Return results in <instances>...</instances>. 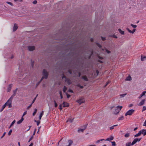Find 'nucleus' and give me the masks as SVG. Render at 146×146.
I'll list each match as a JSON object with an SVG mask.
<instances>
[{"mask_svg":"<svg viewBox=\"0 0 146 146\" xmlns=\"http://www.w3.org/2000/svg\"><path fill=\"white\" fill-rule=\"evenodd\" d=\"M35 122L37 123V126L40 123V121H36V120H35L34 121Z\"/></svg>","mask_w":146,"mask_h":146,"instance_id":"nucleus-28","label":"nucleus"},{"mask_svg":"<svg viewBox=\"0 0 146 146\" xmlns=\"http://www.w3.org/2000/svg\"><path fill=\"white\" fill-rule=\"evenodd\" d=\"M33 138V136H32L29 139V141H28V142H30Z\"/></svg>","mask_w":146,"mask_h":146,"instance_id":"nucleus-46","label":"nucleus"},{"mask_svg":"<svg viewBox=\"0 0 146 146\" xmlns=\"http://www.w3.org/2000/svg\"><path fill=\"white\" fill-rule=\"evenodd\" d=\"M145 110H146V107L145 106H143V109H142V111H144Z\"/></svg>","mask_w":146,"mask_h":146,"instance_id":"nucleus-44","label":"nucleus"},{"mask_svg":"<svg viewBox=\"0 0 146 146\" xmlns=\"http://www.w3.org/2000/svg\"><path fill=\"white\" fill-rule=\"evenodd\" d=\"M17 88H16L15 90H13V94L11 96V97L13 98L15 96L17 91Z\"/></svg>","mask_w":146,"mask_h":146,"instance_id":"nucleus-8","label":"nucleus"},{"mask_svg":"<svg viewBox=\"0 0 146 146\" xmlns=\"http://www.w3.org/2000/svg\"><path fill=\"white\" fill-rule=\"evenodd\" d=\"M97 45L99 47L101 48L102 47V46L98 43H96Z\"/></svg>","mask_w":146,"mask_h":146,"instance_id":"nucleus-48","label":"nucleus"},{"mask_svg":"<svg viewBox=\"0 0 146 146\" xmlns=\"http://www.w3.org/2000/svg\"><path fill=\"white\" fill-rule=\"evenodd\" d=\"M5 134H6V132H4L3 133V135L1 137V139H2L3 138V137H4V136L5 135Z\"/></svg>","mask_w":146,"mask_h":146,"instance_id":"nucleus-42","label":"nucleus"},{"mask_svg":"<svg viewBox=\"0 0 146 146\" xmlns=\"http://www.w3.org/2000/svg\"><path fill=\"white\" fill-rule=\"evenodd\" d=\"M44 111H42V112L40 114L39 117V119L40 120L41 119V117L43 115Z\"/></svg>","mask_w":146,"mask_h":146,"instance_id":"nucleus-21","label":"nucleus"},{"mask_svg":"<svg viewBox=\"0 0 146 146\" xmlns=\"http://www.w3.org/2000/svg\"><path fill=\"white\" fill-rule=\"evenodd\" d=\"M143 126H146V120L145 121L143 124Z\"/></svg>","mask_w":146,"mask_h":146,"instance_id":"nucleus-60","label":"nucleus"},{"mask_svg":"<svg viewBox=\"0 0 146 146\" xmlns=\"http://www.w3.org/2000/svg\"><path fill=\"white\" fill-rule=\"evenodd\" d=\"M28 49L29 50L32 51L35 49V47L34 46H28Z\"/></svg>","mask_w":146,"mask_h":146,"instance_id":"nucleus-9","label":"nucleus"},{"mask_svg":"<svg viewBox=\"0 0 146 146\" xmlns=\"http://www.w3.org/2000/svg\"><path fill=\"white\" fill-rule=\"evenodd\" d=\"M54 107H56L58 106V105H57V104L56 103V101H54Z\"/></svg>","mask_w":146,"mask_h":146,"instance_id":"nucleus-40","label":"nucleus"},{"mask_svg":"<svg viewBox=\"0 0 146 146\" xmlns=\"http://www.w3.org/2000/svg\"><path fill=\"white\" fill-rule=\"evenodd\" d=\"M102 40L104 41L106 39L105 37H102Z\"/></svg>","mask_w":146,"mask_h":146,"instance_id":"nucleus-62","label":"nucleus"},{"mask_svg":"<svg viewBox=\"0 0 146 146\" xmlns=\"http://www.w3.org/2000/svg\"><path fill=\"white\" fill-rule=\"evenodd\" d=\"M105 140L104 139H101L100 140H98V141H96V143H99L100 142V141H104V140Z\"/></svg>","mask_w":146,"mask_h":146,"instance_id":"nucleus-37","label":"nucleus"},{"mask_svg":"<svg viewBox=\"0 0 146 146\" xmlns=\"http://www.w3.org/2000/svg\"><path fill=\"white\" fill-rule=\"evenodd\" d=\"M62 104H60V105L59 106V109L60 110H62Z\"/></svg>","mask_w":146,"mask_h":146,"instance_id":"nucleus-43","label":"nucleus"},{"mask_svg":"<svg viewBox=\"0 0 146 146\" xmlns=\"http://www.w3.org/2000/svg\"><path fill=\"white\" fill-rule=\"evenodd\" d=\"M119 32V33L121 35H124V31H122L121 29H119L118 30Z\"/></svg>","mask_w":146,"mask_h":146,"instance_id":"nucleus-20","label":"nucleus"},{"mask_svg":"<svg viewBox=\"0 0 146 146\" xmlns=\"http://www.w3.org/2000/svg\"><path fill=\"white\" fill-rule=\"evenodd\" d=\"M143 96L141 94L140 96L138 97V98L139 99H140Z\"/></svg>","mask_w":146,"mask_h":146,"instance_id":"nucleus-61","label":"nucleus"},{"mask_svg":"<svg viewBox=\"0 0 146 146\" xmlns=\"http://www.w3.org/2000/svg\"><path fill=\"white\" fill-rule=\"evenodd\" d=\"M141 131H140L138 133L136 134V135H134V136L135 137H138V136H140L141 134Z\"/></svg>","mask_w":146,"mask_h":146,"instance_id":"nucleus-19","label":"nucleus"},{"mask_svg":"<svg viewBox=\"0 0 146 146\" xmlns=\"http://www.w3.org/2000/svg\"><path fill=\"white\" fill-rule=\"evenodd\" d=\"M125 95H126V94H121L120 95V96L121 98L125 96Z\"/></svg>","mask_w":146,"mask_h":146,"instance_id":"nucleus-52","label":"nucleus"},{"mask_svg":"<svg viewBox=\"0 0 146 146\" xmlns=\"http://www.w3.org/2000/svg\"><path fill=\"white\" fill-rule=\"evenodd\" d=\"M131 144L130 142L126 143V146H130Z\"/></svg>","mask_w":146,"mask_h":146,"instance_id":"nucleus-36","label":"nucleus"},{"mask_svg":"<svg viewBox=\"0 0 146 146\" xmlns=\"http://www.w3.org/2000/svg\"><path fill=\"white\" fill-rule=\"evenodd\" d=\"M13 86V84H10L7 87V92H10Z\"/></svg>","mask_w":146,"mask_h":146,"instance_id":"nucleus-10","label":"nucleus"},{"mask_svg":"<svg viewBox=\"0 0 146 146\" xmlns=\"http://www.w3.org/2000/svg\"><path fill=\"white\" fill-rule=\"evenodd\" d=\"M122 106H117L116 107L114 106L111 107L110 108V109L111 110L113 108H114V110L113 111V113L115 114H117L119 112L120 110L122 108Z\"/></svg>","mask_w":146,"mask_h":146,"instance_id":"nucleus-1","label":"nucleus"},{"mask_svg":"<svg viewBox=\"0 0 146 146\" xmlns=\"http://www.w3.org/2000/svg\"><path fill=\"white\" fill-rule=\"evenodd\" d=\"M131 26L134 28H135L137 27V26L136 25H134L133 24H131Z\"/></svg>","mask_w":146,"mask_h":146,"instance_id":"nucleus-35","label":"nucleus"},{"mask_svg":"<svg viewBox=\"0 0 146 146\" xmlns=\"http://www.w3.org/2000/svg\"><path fill=\"white\" fill-rule=\"evenodd\" d=\"M141 133L143 135V136L146 135V129H143L141 130Z\"/></svg>","mask_w":146,"mask_h":146,"instance_id":"nucleus-14","label":"nucleus"},{"mask_svg":"<svg viewBox=\"0 0 146 146\" xmlns=\"http://www.w3.org/2000/svg\"><path fill=\"white\" fill-rule=\"evenodd\" d=\"M127 30L130 33L133 34L135 32V31L136 29H133L132 31H131L128 28H127Z\"/></svg>","mask_w":146,"mask_h":146,"instance_id":"nucleus-13","label":"nucleus"},{"mask_svg":"<svg viewBox=\"0 0 146 146\" xmlns=\"http://www.w3.org/2000/svg\"><path fill=\"white\" fill-rule=\"evenodd\" d=\"M137 142V141H136V139H134V140H133V142L131 143V145H133L135 143H136Z\"/></svg>","mask_w":146,"mask_h":146,"instance_id":"nucleus-22","label":"nucleus"},{"mask_svg":"<svg viewBox=\"0 0 146 146\" xmlns=\"http://www.w3.org/2000/svg\"><path fill=\"white\" fill-rule=\"evenodd\" d=\"M135 111V110L133 109H131L128 111L127 112L125 113V115L126 116L127 115H131L133 113H134Z\"/></svg>","mask_w":146,"mask_h":146,"instance_id":"nucleus-4","label":"nucleus"},{"mask_svg":"<svg viewBox=\"0 0 146 146\" xmlns=\"http://www.w3.org/2000/svg\"><path fill=\"white\" fill-rule=\"evenodd\" d=\"M146 93V91L143 92L141 94L143 96H144Z\"/></svg>","mask_w":146,"mask_h":146,"instance_id":"nucleus-45","label":"nucleus"},{"mask_svg":"<svg viewBox=\"0 0 146 146\" xmlns=\"http://www.w3.org/2000/svg\"><path fill=\"white\" fill-rule=\"evenodd\" d=\"M67 89V88L65 86H64L63 88V92H65Z\"/></svg>","mask_w":146,"mask_h":146,"instance_id":"nucleus-30","label":"nucleus"},{"mask_svg":"<svg viewBox=\"0 0 146 146\" xmlns=\"http://www.w3.org/2000/svg\"><path fill=\"white\" fill-rule=\"evenodd\" d=\"M64 78L65 79V82H66L67 83L69 84H70L72 83L71 81V80L68 79L66 78V76L64 75H63L62 77V79H63Z\"/></svg>","mask_w":146,"mask_h":146,"instance_id":"nucleus-5","label":"nucleus"},{"mask_svg":"<svg viewBox=\"0 0 146 146\" xmlns=\"http://www.w3.org/2000/svg\"><path fill=\"white\" fill-rule=\"evenodd\" d=\"M37 95H37L36 97L33 100V101H32V103L31 104H32L35 102V100H36V97L37 96Z\"/></svg>","mask_w":146,"mask_h":146,"instance_id":"nucleus-47","label":"nucleus"},{"mask_svg":"<svg viewBox=\"0 0 146 146\" xmlns=\"http://www.w3.org/2000/svg\"><path fill=\"white\" fill-rule=\"evenodd\" d=\"M13 99V98H11V97H10L5 104V105H6V106L7 105L8 106L9 108H11L12 107V102Z\"/></svg>","mask_w":146,"mask_h":146,"instance_id":"nucleus-2","label":"nucleus"},{"mask_svg":"<svg viewBox=\"0 0 146 146\" xmlns=\"http://www.w3.org/2000/svg\"><path fill=\"white\" fill-rule=\"evenodd\" d=\"M43 78H41L40 80L36 83V86H37L38 85H39V84H40V83L43 80Z\"/></svg>","mask_w":146,"mask_h":146,"instance_id":"nucleus-26","label":"nucleus"},{"mask_svg":"<svg viewBox=\"0 0 146 146\" xmlns=\"http://www.w3.org/2000/svg\"><path fill=\"white\" fill-rule=\"evenodd\" d=\"M37 3V1L36 0H35L34 1L33 3V4H36Z\"/></svg>","mask_w":146,"mask_h":146,"instance_id":"nucleus-54","label":"nucleus"},{"mask_svg":"<svg viewBox=\"0 0 146 146\" xmlns=\"http://www.w3.org/2000/svg\"><path fill=\"white\" fill-rule=\"evenodd\" d=\"M113 137L112 135H111L109 138L105 140L106 141H110L113 140Z\"/></svg>","mask_w":146,"mask_h":146,"instance_id":"nucleus-11","label":"nucleus"},{"mask_svg":"<svg viewBox=\"0 0 146 146\" xmlns=\"http://www.w3.org/2000/svg\"><path fill=\"white\" fill-rule=\"evenodd\" d=\"M6 3H7L8 4H9L10 5H11V6H13V4L11 2H8V1H7L6 2Z\"/></svg>","mask_w":146,"mask_h":146,"instance_id":"nucleus-39","label":"nucleus"},{"mask_svg":"<svg viewBox=\"0 0 146 146\" xmlns=\"http://www.w3.org/2000/svg\"><path fill=\"white\" fill-rule=\"evenodd\" d=\"M63 107H66L69 106V104L68 103L63 102Z\"/></svg>","mask_w":146,"mask_h":146,"instance_id":"nucleus-15","label":"nucleus"},{"mask_svg":"<svg viewBox=\"0 0 146 146\" xmlns=\"http://www.w3.org/2000/svg\"><path fill=\"white\" fill-rule=\"evenodd\" d=\"M82 78L85 81H88V79L86 76H82Z\"/></svg>","mask_w":146,"mask_h":146,"instance_id":"nucleus-25","label":"nucleus"},{"mask_svg":"<svg viewBox=\"0 0 146 146\" xmlns=\"http://www.w3.org/2000/svg\"><path fill=\"white\" fill-rule=\"evenodd\" d=\"M78 86L80 88H82V89L83 88V86H81L80 85H78Z\"/></svg>","mask_w":146,"mask_h":146,"instance_id":"nucleus-58","label":"nucleus"},{"mask_svg":"<svg viewBox=\"0 0 146 146\" xmlns=\"http://www.w3.org/2000/svg\"><path fill=\"white\" fill-rule=\"evenodd\" d=\"M27 111H26L25 112H24L23 113V114L22 115V117H23L26 114H27Z\"/></svg>","mask_w":146,"mask_h":146,"instance_id":"nucleus-50","label":"nucleus"},{"mask_svg":"<svg viewBox=\"0 0 146 146\" xmlns=\"http://www.w3.org/2000/svg\"><path fill=\"white\" fill-rule=\"evenodd\" d=\"M123 116H121V117H119L118 119V120H123Z\"/></svg>","mask_w":146,"mask_h":146,"instance_id":"nucleus-32","label":"nucleus"},{"mask_svg":"<svg viewBox=\"0 0 146 146\" xmlns=\"http://www.w3.org/2000/svg\"><path fill=\"white\" fill-rule=\"evenodd\" d=\"M77 102L79 104H81L82 103L85 102V100L84 98H82L78 100Z\"/></svg>","mask_w":146,"mask_h":146,"instance_id":"nucleus-7","label":"nucleus"},{"mask_svg":"<svg viewBox=\"0 0 146 146\" xmlns=\"http://www.w3.org/2000/svg\"><path fill=\"white\" fill-rule=\"evenodd\" d=\"M131 80V78L130 76H128L125 79L126 80L130 81Z\"/></svg>","mask_w":146,"mask_h":146,"instance_id":"nucleus-24","label":"nucleus"},{"mask_svg":"<svg viewBox=\"0 0 146 146\" xmlns=\"http://www.w3.org/2000/svg\"><path fill=\"white\" fill-rule=\"evenodd\" d=\"M106 50L107 53L108 54L110 53V51L107 50L106 49Z\"/></svg>","mask_w":146,"mask_h":146,"instance_id":"nucleus-56","label":"nucleus"},{"mask_svg":"<svg viewBox=\"0 0 146 146\" xmlns=\"http://www.w3.org/2000/svg\"><path fill=\"white\" fill-rule=\"evenodd\" d=\"M42 74L43 76L42 78H43V79L44 78L47 79V78L48 75V73L44 69L43 70Z\"/></svg>","mask_w":146,"mask_h":146,"instance_id":"nucleus-3","label":"nucleus"},{"mask_svg":"<svg viewBox=\"0 0 146 146\" xmlns=\"http://www.w3.org/2000/svg\"><path fill=\"white\" fill-rule=\"evenodd\" d=\"M37 109H35L34 110V111L33 113V116H34V115H35L36 112H37Z\"/></svg>","mask_w":146,"mask_h":146,"instance_id":"nucleus-29","label":"nucleus"},{"mask_svg":"<svg viewBox=\"0 0 146 146\" xmlns=\"http://www.w3.org/2000/svg\"><path fill=\"white\" fill-rule=\"evenodd\" d=\"M111 142L112 144L111 146H115V141H111Z\"/></svg>","mask_w":146,"mask_h":146,"instance_id":"nucleus-34","label":"nucleus"},{"mask_svg":"<svg viewBox=\"0 0 146 146\" xmlns=\"http://www.w3.org/2000/svg\"><path fill=\"white\" fill-rule=\"evenodd\" d=\"M129 135H130L129 133H128L125 134L124 135V136L125 137H128L129 136Z\"/></svg>","mask_w":146,"mask_h":146,"instance_id":"nucleus-31","label":"nucleus"},{"mask_svg":"<svg viewBox=\"0 0 146 146\" xmlns=\"http://www.w3.org/2000/svg\"><path fill=\"white\" fill-rule=\"evenodd\" d=\"M137 142L139 141L141 139V138H135Z\"/></svg>","mask_w":146,"mask_h":146,"instance_id":"nucleus-51","label":"nucleus"},{"mask_svg":"<svg viewBox=\"0 0 146 146\" xmlns=\"http://www.w3.org/2000/svg\"><path fill=\"white\" fill-rule=\"evenodd\" d=\"M12 130L11 129H10L9 130V131L8 133V135H11V133H12Z\"/></svg>","mask_w":146,"mask_h":146,"instance_id":"nucleus-38","label":"nucleus"},{"mask_svg":"<svg viewBox=\"0 0 146 146\" xmlns=\"http://www.w3.org/2000/svg\"><path fill=\"white\" fill-rule=\"evenodd\" d=\"M66 96L68 98H69L70 96V95L68 94H66Z\"/></svg>","mask_w":146,"mask_h":146,"instance_id":"nucleus-57","label":"nucleus"},{"mask_svg":"<svg viewBox=\"0 0 146 146\" xmlns=\"http://www.w3.org/2000/svg\"><path fill=\"white\" fill-rule=\"evenodd\" d=\"M141 61H143L146 60V56H142L141 57Z\"/></svg>","mask_w":146,"mask_h":146,"instance_id":"nucleus-23","label":"nucleus"},{"mask_svg":"<svg viewBox=\"0 0 146 146\" xmlns=\"http://www.w3.org/2000/svg\"><path fill=\"white\" fill-rule=\"evenodd\" d=\"M114 127L113 126L110 127L109 128L110 130H111L113 129H114Z\"/></svg>","mask_w":146,"mask_h":146,"instance_id":"nucleus-49","label":"nucleus"},{"mask_svg":"<svg viewBox=\"0 0 146 146\" xmlns=\"http://www.w3.org/2000/svg\"><path fill=\"white\" fill-rule=\"evenodd\" d=\"M112 37L116 38H117V36L115 35H113L112 36Z\"/></svg>","mask_w":146,"mask_h":146,"instance_id":"nucleus-59","label":"nucleus"},{"mask_svg":"<svg viewBox=\"0 0 146 146\" xmlns=\"http://www.w3.org/2000/svg\"><path fill=\"white\" fill-rule=\"evenodd\" d=\"M15 120H14L12 122V123H11V125H13L15 123Z\"/></svg>","mask_w":146,"mask_h":146,"instance_id":"nucleus-53","label":"nucleus"},{"mask_svg":"<svg viewBox=\"0 0 146 146\" xmlns=\"http://www.w3.org/2000/svg\"><path fill=\"white\" fill-rule=\"evenodd\" d=\"M23 120L24 118L23 117H22L21 119L17 122V123L18 124H20Z\"/></svg>","mask_w":146,"mask_h":146,"instance_id":"nucleus-17","label":"nucleus"},{"mask_svg":"<svg viewBox=\"0 0 146 146\" xmlns=\"http://www.w3.org/2000/svg\"><path fill=\"white\" fill-rule=\"evenodd\" d=\"M18 27L17 25L15 24H14V26L13 28V31H15L16 30L18 29Z\"/></svg>","mask_w":146,"mask_h":146,"instance_id":"nucleus-16","label":"nucleus"},{"mask_svg":"<svg viewBox=\"0 0 146 146\" xmlns=\"http://www.w3.org/2000/svg\"><path fill=\"white\" fill-rule=\"evenodd\" d=\"M59 94H60V98L61 99H62L63 98V96H62V92H60Z\"/></svg>","mask_w":146,"mask_h":146,"instance_id":"nucleus-41","label":"nucleus"},{"mask_svg":"<svg viewBox=\"0 0 146 146\" xmlns=\"http://www.w3.org/2000/svg\"><path fill=\"white\" fill-rule=\"evenodd\" d=\"M33 143H31L29 146H33Z\"/></svg>","mask_w":146,"mask_h":146,"instance_id":"nucleus-64","label":"nucleus"},{"mask_svg":"<svg viewBox=\"0 0 146 146\" xmlns=\"http://www.w3.org/2000/svg\"><path fill=\"white\" fill-rule=\"evenodd\" d=\"M68 143H69V145L66 146H70L73 143V141L72 140H70L68 141Z\"/></svg>","mask_w":146,"mask_h":146,"instance_id":"nucleus-18","label":"nucleus"},{"mask_svg":"<svg viewBox=\"0 0 146 146\" xmlns=\"http://www.w3.org/2000/svg\"><path fill=\"white\" fill-rule=\"evenodd\" d=\"M145 99L142 100L138 104V105L139 106H141L143 105L145 103Z\"/></svg>","mask_w":146,"mask_h":146,"instance_id":"nucleus-12","label":"nucleus"},{"mask_svg":"<svg viewBox=\"0 0 146 146\" xmlns=\"http://www.w3.org/2000/svg\"><path fill=\"white\" fill-rule=\"evenodd\" d=\"M73 119H68V120L67 121H67H69L70 123H72V122H73Z\"/></svg>","mask_w":146,"mask_h":146,"instance_id":"nucleus-33","label":"nucleus"},{"mask_svg":"<svg viewBox=\"0 0 146 146\" xmlns=\"http://www.w3.org/2000/svg\"><path fill=\"white\" fill-rule=\"evenodd\" d=\"M6 107V105H5V104L2 107L1 109V110L0 111V112H2L3 109L5 108Z\"/></svg>","mask_w":146,"mask_h":146,"instance_id":"nucleus-27","label":"nucleus"},{"mask_svg":"<svg viewBox=\"0 0 146 146\" xmlns=\"http://www.w3.org/2000/svg\"><path fill=\"white\" fill-rule=\"evenodd\" d=\"M98 58L99 59H102L103 58V57H101L100 56H98Z\"/></svg>","mask_w":146,"mask_h":146,"instance_id":"nucleus-63","label":"nucleus"},{"mask_svg":"<svg viewBox=\"0 0 146 146\" xmlns=\"http://www.w3.org/2000/svg\"><path fill=\"white\" fill-rule=\"evenodd\" d=\"M32 104H31V105H30L29 106H28L27 107V109H29V108H30L32 106Z\"/></svg>","mask_w":146,"mask_h":146,"instance_id":"nucleus-55","label":"nucleus"},{"mask_svg":"<svg viewBox=\"0 0 146 146\" xmlns=\"http://www.w3.org/2000/svg\"><path fill=\"white\" fill-rule=\"evenodd\" d=\"M87 126L86 125H84L82 126V129H78V132L79 133L80 132H83L86 129V128Z\"/></svg>","mask_w":146,"mask_h":146,"instance_id":"nucleus-6","label":"nucleus"}]
</instances>
